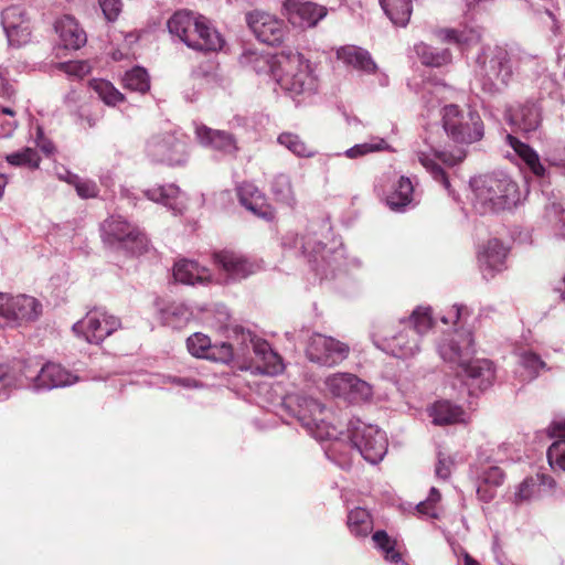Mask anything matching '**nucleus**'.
<instances>
[{
  "label": "nucleus",
  "instance_id": "nucleus-1",
  "mask_svg": "<svg viewBox=\"0 0 565 565\" xmlns=\"http://www.w3.org/2000/svg\"><path fill=\"white\" fill-rule=\"evenodd\" d=\"M475 352V340L470 331L457 332L439 347L440 356L445 362L456 365L457 375L466 377L468 385L483 391L492 385L494 369L487 359L471 360Z\"/></svg>",
  "mask_w": 565,
  "mask_h": 565
},
{
  "label": "nucleus",
  "instance_id": "nucleus-2",
  "mask_svg": "<svg viewBox=\"0 0 565 565\" xmlns=\"http://www.w3.org/2000/svg\"><path fill=\"white\" fill-rule=\"evenodd\" d=\"M477 75L484 93L497 94L503 90L512 79L514 68L524 73L533 71L539 73V61L535 56L519 57V65L514 66L511 53L503 46H484L477 56Z\"/></svg>",
  "mask_w": 565,
  "mask_h": 565
},
{
  "label": "nucleus",
  "instance_id": "nucleus-3",
  "mask_svg": "<svg viewBox=\"0 0 565 565\" xmlns=\"http://www.w3.org/2000/svg\"><path fill=\"white\" fill-rule=\"evenodd\" d=\"M278 66L275 81L282 90L291 96L312 95L317 92V76L309 60L301 53L292 50L281 51L278 53Z\"/></svg>",
  "mask_w": 565,
  "mask_h": 565
},
{
  "label": "nucleus",
  "instance_id": "nucleus-4",
  "mask_svg": "<svg viewBox=\"0 0 565 565\" xmlns=\"http://www.w3.org/2000/svg\"><path fill=\"white\" fill-rule=\"evenodd\" d=\"M443 128L447 137L458 145L469 146L484 137V124L480 114L470 107L449 104L441 109Z\"/></svg>",
  "mask_w": 565,
  "mask_h": 565
},
{
  "label": "nucleus",
  "instance_id": "nucleus-5",
  "mask_svg": "<svg viewBox=\"0 0 565 565\" xmlns=\"http://www.w3.org/2000/svg\"><path fill=\"white\" fill-rule=\"evenodd\" d=\"M468 185L477 201L494 212L515 206L522 196L513 179H469Z\"/></svg>",
  "mask_w": 565,
  "mask_h": 565
},
{
  "label": "nucleus",
  "instance_id": "nucleus-6",
  "mask_svg": "<svg viewBox=\"0 0 565 565\" xmlns=\"http://www.w3.org/2000/svg\"><path fill=\"white\" fill-rule=\"evenodd\" d=\"M348 439L366 461L376 463L383 459L387 451V439L385 433L377 427L366 425L360 420L350 422L348 427Z\"/></svg>",
  "mask_w": 565,
  "mask_h": 565
},
{
  "label": "nucleus",
  "instance_id": "nucleus-7",
  "mask_svg": "<svg viewBox=\"0 0 565 565\" xmlns=\"http://www.w3.org/2000/svg\"><path fill=\"white\" fill-rule=\"evenodd\" d=\"M146 153L154 162L182 167L189 161L188 143L177 131L152 135L146 143Z\"/></svg>",
  "mask_w": 565,
  "mask_h": 565
},
{
  "label": "nucleus",
  "instance_id": "nucleus-8",
  "mask_svg": "<svg viewBox=\"0 0 565 565\" xmlns=\"http://www.w3.org/2000/svg\"><path fill=\"white\" fill-rule=\"evenodd\" d=\"M103 241L132 254H141L147 249V237L137 226L121 216H110L102 225Z\"/></svg>",
  "mask_w": 565,
  "mask_h": 565
},
{
  "label": "nucleus",
  "instance_id": "nucleus-9",
  "mask_svg": "<svg viewBox=\"0 0 565 565\" xmlns=\"http://www.w3.org/2000/svg\"><path fill=\"white\" fill-rule=\"evenodd\" d=\"M350 351L348 343L321 333H313L308 341L306 355L313 363L332 367L347 360Z\"/></svg>",
  "mask_w": 565,
  "mask_h": 565
},
{
  "label": "nucleus",
  "instance_id": "nucleus-10",
  "mask_svg": "<svg viewBox=\"0 0 565 565\" xmlns=\"http://www.w3.org/2000/svg\"><path fill=\"white\" fill-rule=\"evenodd\" d=\"M326 387L333 396L350 403L366 401L372 395L371 386L351 373H335L326 380Z\"/></svg>",
  "mask_w": 565,
  "mask_h": 565
},
{
  "label": "nucleus",
  "instance_id": "nucleus-11",
  "mask_svg": "<svg viewBox=\"0 0 565 565\" xmlns=\"http://www.w3.org/2000/svg\"><path fill=\"white\" fill-rule=\"evenodd\" d=\"M121 327L120 319L107 311L95 308L87 312L85 318L75 324L83 332L89 343H100Z\"/></svg>",
  "mask_w": 565,
  "mask_h": 565
},
{
  "label": "nucleus",
  "instance_id": "nucleus-12",
  "mask_svg": "<svg viewBox=\"0 0 565 565\" xmlns=\"http://www.w3.org/2000/svg\"><path fill=\"white\" fill-rule=\"evenodd\" d=\"M246 22L255 36L267 45L281 44L287 33L282 20L264 11L255 10L247 13Z\"/></svg>",
  "mask_w": 565,
  "mask_h": 565
},
{
  "label": "nucleus",
  "instance_id": "nucleus-13",
  "mask_svg": "<svg viewBox=\"0 0 565 565\" xmlns=\"http://www.w3.org/2000/svg\"><path fill=\"white\" fill-rule=\"evenodd\" d=\"M1 24L10 46L20 47L31 40V23L26 11L20 6H10L1 12Z\"/></svg>",
  "mask_w": 565,
  "mask_h": 565
},
{
  "label": "nucleus",
  "instance_id": "nucleus-14",
  "mask_svg": "<svg viewBox=\"0 0 565 565\" xmlns=\"http://www.w3.org/2000/svg\"><path fill=\"white\" fill-rule=\"evenodd\" d=\"M194 136L198 143L223 157L235 156L238 151L235 136L226 130L213 129L204 124L194 121Z\"/></svg>",
  "mask_w": 565,
  "mask_h": 565
},
{
  "label": "nucleus",
  "instance_id": "nucleus-15",
  "mask_svg": "<svg viewBox=\"0 0 565 565\" xmlns=\"http://www.w3.org/2000/svg\"><path fill=\"white\" fill-rule=\"evenodd\" d=\"M282 13L296 28L316 26L328 13L326 7L305 0H285Z\"/></svg>",
  "mask_w": 565,
  "mask_h": 565
},
{
  "label": "nucleus",
  "instance_id": "nucleus-16",
  "mask_svg": "<svg viewBox=\"0 0 565 565\" xmlns=\"http://www.w3.org/2000/svg\"><path fill=\"white\" fill-rule=\"evenodd\" d=\"M186 348L193 356L214 362L230 363L234 356L232 344L227 342L212 344L211 339L201 332H196L188 338Z\"/></svg>",
  "mask_w": 565,
  "mask_h": 565
},
{
  "label": "nucleus",
  "instance_id": "nucleus-17",
  "mask_svg": "<svg viewBox=\"0 0 565 565\" xmlns=\"http://www.w3.org/2000/svg\"><path fill=\"white\" fill-rule=\"evenodd\" d=\"M326 407L316 398L302 397L299 402L298 419L303 427L311 431L317 438H331L332 433L324 429Z\"/></svg>",
  "mask_w": 565,
  "mask_h": 565
},
{
  "label": "nucleus",
  "instance_id": "nucleus-18",
  "mask_svg": "<svg viewBox=\"0 0 565 565\" xmlns=\"http://www.w3.org/2000/svg\"><path fill=\"white\" fill-rule=\"evenodd\" d=\"M509 125L523 132L535 131L542 121V109L536 102L526 100L518 106L507 108L504 114Z\"/></svg>",
  "mask_w": 565,
  "mask_h": 565
},
{
  "label": "nucleus",
  "instance_id": "nucleus-19",
  "mask_svg": "<svg viewBox=\"0 0 565 565\" xmlns=\"http://www.w3.org/2000/svg\"><path fill=\"white\" fill-rule=\"evenodd\" d=\"M214 264L226 275L241 280L256 271V266L244 255L230 249H223L213 254Z\"/></svg>",
  "mask_w": 565,
  "mask_h": 565
},
{
  "label": "nucleus",
  "instance_id": "nucleus-20",
  "mask_svg": "<svg viewBox=\"0 0 565 565\" xmlns=\"http://www.w3.org/2000/svg\"><path fill=\"white\" fill-rule=\"evenodd\" d=\"M239 202L255 215L266 221L275 218L274 209L266 202L265 196L256 185L249 180H245L237 189Z\"/></svg>",
  "mask_w": 565,
  "mask_h": 565
},
{
  "label": "nucleus",
  "instance_id": "nucleus-21",
  "mask_svg": "<svg viewBox=\"0 0 565 565\" xmlns=\"http://www.w3.org/2000/svg\"><path fill=\"white\" fill-rule=\"evenodd\" d=\"M238 62L242 67L255 72L257 75H268L275 78V73L279 71L278 54L273 55L268 52L247 49L239 55Z\"/></svg>",
  "mask_w": 565,
  "mask_h": 565
},
{
  "label": "nucleus",
  "instance_id": "nucleus-22",
  "mask_svg": "<svg viewBox=\"0 0 565 565\" xmlns=\"http://www.w3.org/2000/svg\"><path fill=\"white\" fill-rule=\"evenodd\" d=\"M382 349L399 359L412 358L420 350L419 339L403 326V330L383 339Z\"/></svg>",
  "mask_w": 565,
  "mask_h": 565
},
{
  "label": "nucleus",
  "instance_id": "nucleus-23",
  "mask_svg": "<svg viewBox=\"0 0 565 565\" xmlns=\"http://www.w3.org/2000/svg\"><path fill=\"white\" fill-rule=\"evenodd\" d=\"M188 47L196 51L215 52L224 45V39L220 32L204 17H201L192 39H188Z\"/></svg>",
  "mask_w": 565,
  "mask_h": 565
},
{
  "label": "nucleus",
  "instance_id": "nucleus-24",
  "mask_svg": "<svg viewBox=\"0 0 565 565\" xmlns=\"http://www.w3.org/2000/svg\"><path fill=\"white\" fill-rule=\"evenodd\" d=\"M62 46L66 50H79L87 42L86 32L71 15H64L55 22Z\"/></svg>",
  "mask_w": 565,
  "mask_h": 565
},
{
  "label": "nucleus",
  "instance_id": "nucleus-25",
  "mask_svg": "<svg viewBox=\"0 0 565 565\" xmlns=\"http://www.w3.org/2000/svg\"><path fill=\"white\" fill-rule=\"evenodd\" d=\"M338 60L342 61L345 65L365 72L367 74L375 73L377 70L376 63L373 61L371 54L365 49L355 45H344L337 50Z\"/></svg>",
  "mask_w": 565,
  "mask_h": 565
},
{
  "label": "nucleus",
  "instance_id": "nucleus-26",
  "mask_svg": "<svg viewBox=\"0 0 565 565\" xmlns=\"http://www.w3.org/2000/svg\"><path fill=\"white\" fill-rule=\"evenodd\" d=\"M173 277L184 285L209 284L211 281L210 270L201 267L196 262L185 258L179 259L173 266Z\"/></svg>",
  "mask_w": 565,
  "mask_h": 565
},
{
  "label": "nucleus",
  "instance_id": "nucleus-27",
  "mask_svg": "<svg viewBox=\"0 0 565 565\" xmlns=\"http://www.w3.org/2000/svg\"><path fill=\"white\" fill-rule=\"evenodd\" d=\"M547 434L555 439L547 449V461L553 470L565 471V422L552 423Z\"/></svg>",
  "mask_w": 565,
  "mask_h": 565
},
{
  "label": "nucleus",
  "instance_id": "nucleus-28",
  "mask_svg": "<svg viewBox=\"0 0 565 565\" xmlns=\"http://www.w3.org/2000/svg\"><path fill=\"white\" fill-rule=\"evenodd\" d=\"M437 36L446 43L470 46L480 42L482 29L477 24H463L458 28L440 29Z\"/></svg>",
  "mask_w": 565,
  "mask_h": 565
},
{
  "label": "nucleus",
  "instance_id": "nucleus-29",
  "mask_svg": "<svg viewBox=\"0 0 565 565\" xmlns=\"http://www.w3.org/2000/svg\"><path fill=\"white\" fill-rule=\"evenodd\" d=\"M76 376L56 363H46L35 377L38 388H54L74 383Z\"/></svg>",
  "mask_w": 565,
  "mask_h": 565
},
{
  "label": "nucleus",
  "instance_id": "nucleus-30",
  "mask_svg": "<svg viewBox=\"0 0 565 565\" xmlns=\"http://www.w3.org/2000/svg\"><path fill=\"white\" fill-rule=\"evenodd\" d=\"M201 17L202 15L196 17L185 10L177 11L167 22L168 30L172 36L178 38L188 46V39H192L193 31L198 28Z\"/></svg>",
  "mask_w": 565,
  "mask_h": 565
},
{
  "label": "nucleus",
  "instance_id": "nucleus-31",
  "mask_svg": "<svg viewBox=\"0 0 565 565\" xmlns=\"http://www.w3.org/2000/svg\"><path fill=\"white\" fill-rule=\"evenodd\" d=\"M385 201L393 211H399L411 203L414 185L412 179H388Z\"/></svg>",
  "mask_w": 565,
  "mask_h": 565
},
{
  "label": "nucleus",
  "instance_id": "nucleus-32",
  "mask_svg": "<svg viewBox=\"0 0 565 565\" xmlns=\"http://www.w3.org/2000/svg\"><path fill=\"white\" fill-rule=\"evenodd\" d=\"M507 255L508 249L503 244L499 239L492 238L479 252L478 260L482 269L501 271L504 267Z\"/></svg>",
  "mask_w": 565,
  "mask_h": 565
},
{
  "label": "nucleus",
  "instance_id": "nucleus-33",
  "mask_svg": "<svg viewBox=\"0 0 565 565\" xmlns=\"http://www.w3.org/2000/svg\"><path fill=\"white\" fill-rule=\"evenodd\" d=\"M507 142L535 177H544L545 168L541 163L540 157L534 149L512 135H507Z\"/></svg>",
  "mask_w": 565,
  "mask_h": 565
},
{
  "label": "nucleus",
  "instance_id": "nucleus-34",
  "mask_svg": "<svg viewBox=\"0 0 565 565\" xmlns=\"http://www.w3.org/2000/svg\"><path fill=\"white\" fill-rule=\"evenodd\" d=\"M381 8L394 25L406 26L409 22L412 0H379Z\"/></svg>",
  "mask_w": 565,
  "mask_h": 565
},
{
  "label": "nucleus",
  "instance_id": "nucleus-35",
  "mask_svg": "<svg viewBox=\"0 0 565 565\" xmlns=\"http://www.w3.org/2000/svg\"><path fill=\"white\" fill-rule=\"evenodd\" d=\"M430 416L435 425H452L463 422L465 412L460 406L452 405L448 401H440L431 407Z\"/></svg>",
  "mask_w": 565,
  "mask_h": 565
},
{
  "label": "nucleus",
  "instance_id": "nucleus-36",
  "mask_svg": "<svg viewBox=\"0 0 565 565\" xmlns=\"http://www.w3.org/2000/svg\"><path fill=\"white\" fill-rule=\"evenodd\" d=\"M414 51L425 66L441 67L452 58L448 49H436L424 42L415 44Z\"/></svg>",
  "mask_w": 565,
  "mask_h": 565
},
{
  "label": "nucleus",
  "instance_id": "nucleus-37",
  "mask_svg": "<svg viewBox=\"0 0 565 565\" xmlns=\"http://www.w3.org/2000/svg\"><path fill=\"white\" fill-rule=\"evenodd\" d=\"M399 323L419 338L434 326L431 308L419 306L412 312L408 319H403Z\"/></svg>",
  "mask_w": 565,
  "mask_h": 565
},
{
  "label": "nucleus",
  "instance_id": "nucleus-38",
  "mask_svg": "<svg viewBox=\"0 0 565 565\" xmlns=\"http://www.w3.org/2000/svg\"><path fill=\"white\" fill-rule=\"evenodd\" d=\"M253 348L255 354L263 362V372L275 375L284 370L281 358L271 350L267 341L257 340L253 343ZM258 367H260V365Z\"/></svg>",
  "mask_w": 565,
  "mask_h": 565
},
{
  "label": "nucleus",
  "instance_id": "nucleus-39",
  "mask_svg": "<svg viewBox=\"0 0 565 565\" xmlns=\"http://www.w3.org/2000/svg\"><path fill=\"white\" fill-rule=\"evenodd\" d=\"M372 540L375 547L383 553L385 561L395 564L402 561V553L399 552L397 540L390 536L386 531H375L372 535Z\"/></svg>",
  "mask_w": 565,
  "mask_h": 565
},
{
  "label": "nucleus",
  "instance_id": "nucleus-40",
  "mask_svg": "<svg viewBox=\"0 0 565 565\" xmlns=\"http://www.w3.org/2000/svg\"><path fill=\"white\" fill-rule=\"evenodd\" d=\"M347 524L350 532L358 537H365L373 529L371 514L360 507L349 512Z\"/></svg>",
  "mask_w": 565,
  "mask_h": 565
},
{
  "label": "nucleus",
  "instance_id": "nucleus-41",
  "mask_svg": "<svg viewBox=\"0 0 565 565\" xmlns=\"http://www.w3.org/2000/svg\"><path fill=\"white\" fill-rule=\"evenodd\" d=\"M6 161L12 167L32 171L39 167L40 156L34 148L23 147L17 151L8 153L6 156Z\"/></svg>",
  "mask_w": 565,
  "mask_h": 565
},
{
  "label": "nucleus",
  "instance_id": "nucleus-42",
  "mask_svg": "<svg viewBox=\"0 0 565 565\" xmlns=\"http://www.w3.org/2000/svg\"><path fill=\"white\" fill-rule=\"evenodd\" d=\"M89 87L108 106H116L124 100V95L106 79L94 78L89 81Z\"/></svg>",
  "mask_w": 565,
  "mask_h": 565
},
{
  "label": "nucleus",
  "instance_id": "nucleus-43",
  "mask_svg": "<svg viewBox=\"0 0 565 565\" xmlns=\"http://www.w3.org/2000/svg\"><path fill=\"white\" fill-rule=\"evenodd\" d=\"M122 85L132 92L146 93L150 88L149 75L143 67L136 66L125 73Z\"/></svg>",
  "mask_w": 565,
  "mask_h": 565
},
{
  "label": "nucleus",
  "instance_id": "nucleus-44",
  "mask_svg": "<svg viewBox=\"0 0 565 565\" xmlns=\"http://www.w3.org/2000/svg\"><path fill=\"white\" fill-rule=\"evenodd\" d=\"M277 141L298 157H312L316 153L298 135L292 132H281Z\"/></svg>",
  "mask_w": 565,
  "mask_h": 565
},
{
  "label": "nucleus",
  "instance_id": "nucleus-45",
  "mask_svg": "<svg viewBox=\"0 0 565 565\" xmlns=\"http://www.w3.org/2000/svg\"><path fill=\"white\" fill-rule=\"evenodd\" d=\"M390 146L387 141L380 137H373L370 141L358 143L345 151L348 158H359L367 153L382 151L387 149Z\"/></svg>",
  "mask_w": 565,
  "mask_h": 565
},
{
  "label": "nucleus",
  "instance_id": "nucleus-46",
  "mask_svg": "<svg viewBox=\"0 0 565 565\" xmlns=\"http://www.w3.org/2000/svg\"><path fill=\"white\" fill-rule=\"evenodd\" d=\"M56 67L70 77L83 78L90 72V65L86 61L61 62Z\"/></svg>",
  "mask_w": 565,
  "mask_h": 565
},
{
  "label": "nucleus",
  "instance_id": "nucleus-47",
  "mask_svg": "<svg viewBox=\"0 0 565 565\" xmlns=\"http://www.w3.org/2000/svg\"><path fill=\"white\" fill-rule=\"evenodd\" d=\"M72 184L78 196L82 199L96 198L99 192V186L92 179H65Z\"/></svg>",
  "mask_w": 565,
  "mask_h": 565
},
{
  "label": "nucleus",
  "instance_id": "nucleus-48",
  "mask_svg": "<svg viewBox=\"0 0 565 565\" xmlns=\"http://www.w3.org/2000/svg\"><path fill=\"white\" fill-rule=\"evenodd\" d=\"M521 364L529 371L530 379L536 377L540 371L546 367V363L537 354L530 351L521 355Z\"/></svg>",
  "mask_w": 565,
  "mask_h": 565
},
{
  "label": "nucleus",
  "instance_id": "nucleus-49",
  "mask_svg": "<svg viewBox=\"0 0 565 565\" xmlns=\"http://www.w3.org/2000/svg\"><path fill=\"white\" fill-rule=\"evenodd\" d=\"M17 128L14 113L8 107H0V139L10 137Z\"/></svg>",
  "mask_w": 565,
  "mask_h": 565
},
{
  "label": "nucleus",
  "instance_id": "nucleus-50",
  "mask_svg": "<svg viewBox=\"0 0 565 565\" xmlns=\"http://www.w3.org/2000/svg\"><path fill=\"white\" fill-rule=\"evenodd\" d=\"M436 159H438L439 161H441L444 163H448V164L455 163V162H448L445 153H439L435 158H430L429 156L424 154V153H422L419 156L420 163L426 168V170L428 172L435 174V177H446V173L444 172L439 162L436 161Z\"/></svg>",
  "mask_w": 565,
  "mask_h": 565
},
{
  "label": "nucleus",
  "instance_id": "nucleus-51",
  "mask_svg": "<svg viewBox=\"0 0 565 565\" xmlns=\"http://www.w3.org/2000/svg\"><path fill=\"white\" fill-rule=\"evenodd\" d=\"M178 192H179V189L173 184H169L167 186L158 185V186L148 189L146 191V195L154 202H163L168 199L175 198Z\"/></svg>",
  "mask_w": 565,
  "mask_h": 565
},
{
  "label": "nucleus",
  "instance_id": "nucleus-52",
  "mask_svg": "<svg viewBox=\"0 0 565 565\" xmlns=\"http://www.w3.org/2000/svg\"><path fill=\"white\" fill-rule=\"evenodd\" d=\"M470 316V311L467 306L463 305H455L452 306L446 315H444L440 320L444 324L454 323L457 324L461 321H466Z\"/></svg>",
  "mask_w": 565,
  "mask_h": 565
},
{
  "label": "nucleus",
  "instance_id": "nucleus-53",
  "mask_svg": "<svg viewBox=\"0 0 565 565\" xmlns=\"http://www.w3.org/2000/svg\"><path fill=\"white\" fill-rule=\"evenodd\" d=\"M454 466V461L449 456H446L441 451L437 455V463L435 467V475L437 478L446 480L451 475V468Z\"/></svg>",
  "mask_w": 565,
  "mask_h": 565
},
{
  "label": "nucleus",
  "instance_id": "nucleus-54",
  "mask_svg": "<svg viewBox=\"0 0 565 565\" xmlns=\"http://www.w3.org/2000/svg\"><path fill=\"white\" fill-rule=\"evenodd\" d=\"M100 8L108 21H115L120 13V0H99Z\"/></svg>",
  "mask_w": 565,
  "mask_h": 565
},
{
  "label": "nucleus",
  "instance_id": "nucleus-55",
  "mask_svg": "<svg viewBox=\"0 0 565 565\" xmlns=\"http://www.w3.org/2000/svg\"><path fill=\"white\" fill-rule=\"evenodd\" d=\"M504 479V473L500 467L492 466L488 468L481 477V481L484 483H489L492 487H499L502 484Z\"/></svg>",
  "mask_w": 565,
  "mask_h": 565
},
{
  "label": "nucleus",
  "instance_id": "nucleus-56",
  "mask_svg": "<svg viewBox=\"0 0 565 565\" xmlns=\"http://www.w3.org/2000/svg\"><path fill=\"white\" fill-rule=\"evenodd\" d=\"M35 146L47 157L53 154L55 151L54 143L44 136L41 127L36 128Z\"/></svg>",
  "mask_w": 565,
  "mask_h": 565
},
{
  "label": "nucleus",
  "instance_id": "nucleus-57",
  "mask_svg": "<svg viewBox=\"0 0 565 565\" xmlns=\"http://www.w3.org/2000/svg\"><path fill=\"white\" fill-rule=\"evenodd\" d=\"M546 216L550 221H555L563 230L562 234L565 236V209H561L557 204H552L546 209Z\"/></svg>",
  "mask_w": 565,
  "mask_h": 565
},
{
  "label": "nucleus",
  "instance_id": "nucleus-58",
  "mask_svg": "<svg viewBox=\"0 0 565 565\" xmlns=\"http://www.w3.org/2000/svg\"><path fill=\"white\" fill-rule=\"evenodd\" d=\"M536 482L533 478H526L519 487V490L516 492V499L519 501L529 500L535 490Z\"/></svg>",
  "mask_w": 565,
  "mask_h": 565
},
{
  "label": "nucleus",
  "instance_id": "nucleus-59",
  "mask_svg": "<svg viewBox=\"0 0 565 565\" xmlns=\"http://www.w3.org/2000/svg\"><path fill=\"white\" fill-rule=\"evenodd\" d=\"M495 488L482 481L477 488V495L481 501L490 502L495 495Z\"/></svg>",
  "mask_w": 565,
  "mask_h": 565
},
{
  "label": "nucleus",
  "instance_id": "nucleus-60",
  "mask_svg": "<svg viewBox=\"0 0 565 565\" xmlns=\"http://www.w3.org/2000/svg\"><path fill=\"white\" fill-rule=\"evenodd\" d=\"M14 382V376L7 365H0V388H7Z\"/></svg>",
  "mask_w": 565,
  "mask_h": 565
},
{
  "label": "nucleus",
  "instance_id": "nucleus-61",
  "mask_svg": "<svg viewBox=\"0 0 565 565\" xmlns=\"http://www.w3.org/2000/svg\"><path fill=\"white\" fill-rule=\"evenodd\" d=\"M417 511L420 514L427 515L429 518L436 519L438 516L436 511V505L430 503L428 500H425L417 504Z\"/></svg>",
  "mask_w": 565,
  "mask_h": 565
},
{
  "label": "nucleus",
  "instance_id": "nucleus-62",
  "mask_svg": "<svg viewBox=\"0 0 565 565\" xmlns=\"http://www.w3.org/2000/svg\"><path fill=\"white\" fill-rule=\"evenodd\" d=\"M284 188L286 190V193H282V191L280 190H276V195L278 199H280L286 204L292 207L296 203V200L294 198V194L291 193L290 183L288 181L285 182Z\"/></svg>",
  "mask_w": 565,
  "mask_h": 565
},
{
  "label": "nucleus",
  "instance_id": "nucleus-63",
  "mask_svg": "<svg viewBox=\"0 0 565 565\" xmlns=\"http://www.w3.org/2000/svg\"><path fill=\"white\" fill-rule=\"evenodd\" d=\"M422 98L424 106L428 109V111L435 109L439 105V99L434 95V92L431 90H425Z\"/></svg>",
  "mask_w": 565,
  "mask_h": 565
},
{
  "label": "nucleus",
  "instance_id": "nucleus-64",
  "mask_svg": "<svg viewBox=\"0 0 565 565\" xmlns=\"http://www.w3.org/2000/svg\"><path fill=\"white\" fill-rule=\"evenodd\" d=\"M547 161L552 166L565 169V153L563 156L551 154Z\"/></svg>",
  "mask_w": 565,
  "mask_h": 565
}]
</instances>
